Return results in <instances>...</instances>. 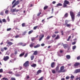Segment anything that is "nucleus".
<instances>
[{
	"label": "nucleus",
	"instance_id": "48",
	"mask_svg": "<svg viewBox=\"0 0 80 80\" xmlns=\"http://www.w3.org/2000/svg\"><path fill=\"white\" fill-rule=\"evenodd\" d=\"M40 14H41V12H40L39 13H38L37 16H38V17H39V16H40Z\"/></svg>",
	"mask_w": 80,
	"mask_h": 80
},
{
	"label": "nucleus",
	"instance_id": "37",
	"mask_svg": "<svg viewBox=\"0 0 80 80\" xmlns=\"http://www.w3.org/2000/svg\"><path fill=\"white\" fill-rule=\"evenodd\" d=\"M17 10L16 8H15V9H13L12 11V12L14 13V12H15V11Z\"/></svg>",
	"mask_w": 80,
	"mask_h": 80
},
{
	"label": "nucleus",
	"instance_id": "27",
	"mask_svg": "<svg viewBox=\"0 0 80 80\" xmlns=\"http://www.w3.org/2000/svg\"><path fill=\"white\" fill-rule=\"evenodd\" d=\"M57 6L58 7V6H62V4L61 3H59L57 4Z\"/></svg>",
	"mask_w": 80,
	"mask_h": 80
},
{
	"label": "nucleus",
	"instance_id": "58",
	"mask_svg": "<svg viewBox=\"0 0 80 80\" xmlns=\"http://www.w3.org/2000/svg\"><path fill=\"white\" fill-rule=\"evenodd\" d=\"M76 43V42H74L72 43V45H75Z\"/></svg>",
	"mask_w": 80,
	"mask_h": 80
},
{
	"label": "nucleus",
	"instance_id": "55",
	"mask_svg": "<svg viewBox=\"0 0 80 80\" xmlns=\"http://www.w3.org/2000/svg\"><path fill=\"white\" fill-rule=\"evenodd\" d=\"M53 17V16H51L50 17H49V18H47L48 20L49 19H50V18H52Z\"/></svg>",
	"mask_w": 80,
	"mask_h": 80
},
{
	"label": "nucleus",
	"instance_id": "12",
	"mask_svg": "<svg viewBox=\"0 0 80 80\" xmlns=\"http://www.w3.org/2000/svg\"><path fill=\"white\" fill-rule=\"evenodd\" d=\"M59 38H60V36H59V35L58 34L57 37L55 38V39L56 40H57V39H59Z\"/></svg>",
	"mask_w": 80,
	"mask_h": 80
},
{
	"label": "nucleus",
	"instance_id": "40",
	"mask_svg": "<svg viewBox=\"0 0 80 80\" xmlns=\"http://www.w3.org/2000/svg\"><path fill=\"white\" fill-rule=\"evenodd\" d=\"M11 30H12V28H8L7 29V31H10Z\"/></svg>",
	"mask_w": 80,
	"mask_h": 80
},
{
	"label": "nucleus",
	"instance_id": "31",
	"mask_svg": "<svg viewBox=\"0 0 80 80\" xmlns=\"http://www.w3.org/2000/svg\"><path fill=\"white\" fill-rule=\"evenodd\" d=\"M34 58V56H32L31 57V60H33Z\"/></svg>",
	"mask_w": 80,
	"mask_h": 80
},
{
	"label": "nucleus",
	"instance_id": "3",
	"mask_svg": "<svg viewBox=\"0 0 80 80\" xmlns=\"http://www.w3.org/2000/svg\"><path fill=\"white\" fill-rule=\"evenodd\" d=\"M68 4H69V2L66 0H65L64 2L63 6V7H64V8H65V7L67 6V5H68Z\"/></svg>",
	"mask_w": 80,
	"mask_h": 80
},
{
	"label": "nucleus",
	"instance_id": "42",
	"mask_svg": "<svg viewBox=\"0 0 80 80\" xmlns=\"http://www.w3.org/2000/svg\"><path fill=\"white\" fill-rule=\"evenodd\" d=\"M38 27V26H36L34 27L33 30H36L37 29V28Z\"/></svg>",
	"mask_w": 80,
	"mask_h": 80
},
{
	"label": "nucleus",
	"instance_id": "7",
	"mask_svg": "<svg viewBox=\"0 0 80 80\" xmlns=\"http://www.w3.org/2000/svg\"><path fill=\"white\" fill-rule=\"evenodd\" d=\"M55 62H52L51 64V67H52V68H54V67H55Z\"/></svg>",
	"mask_w": 80,
	"mask_h": 80
},
{
	"label": "nucleus",
	"instance_id": "51",
	"mask_svg": "<svg viewBox=\"0 0 80 80\" xmlns=\"http://www.w3.org/2000/svg\"><path fill=\"white\" fill-rule=\"evenodd\" d=\"M0 14L1 15H3V12H1L0 13Z\"/></svg>",
	"mask_w": 80,
	"mask_h": 80
},
{
	"label": "nucleus",
	"instance_id": "21",
	"mask_svg": "<svg viewBox=\"0 0 80 80\" xmlns=\"http://www.w3.org/2000/svg\"><path fill=\"white\" fill-rule=\"evenodd\" d=\"M56 70L57 72L58 71V70H59V66L58 65L57 66V67L56 68Z\"/></svg>",
	"mask_w": 80,
	"mask_h": 80
},
{
	"label": "nucleus",
	"instance_id": "46",
	"mask_svg": "<svg viewBox=\"0 0 80 80\" xmlns=\"http://www.w3.org/2000/svg\"><path fill=\"white\" fill-rule=\"evenodd\" d=\"M22 27H25V23H23L22 24Z\"/></svg>",
	"mask_w": 80,
	"mask_h": 80
},
{
	"label": "nucleus",
	"instance_id": "53",
	"mask_svg": "<svg viewBox=\"0 0 80 80\" xmlns=\"http://www.w3.org/2000/svg\"><path fill=\"white\" fill-rule=\"evenodd\" d=\"M2 72H3V69H0V72L2 73Z\"/></svg>",
	"mask_w": 80,
	"mask_h": 80
},
{
	"label": "nucleus",
	"instance_id": "61",
	"mask_svg": "<svg viewBox=\"0 0 80 80\" xmlns=\"http://www.w3.org/2000/svg\"><path fill=\"white\" fill-rule=\"evenodd\" d=\"M11 80H15V78H11Z\"/></svg>",
	"mask_w": 80,
	"mask_h": 80
},
{
	"label": "nucleus",
	"instance_id": "54",
	"mask_svg": "<svg viewBox=\"0 0 80 80\" xmlns=\"http://www.w3.org/2000/svg\"><path fill=\"white\" fill-rule=\"evenodd\" d=\"M80 56H79L77 57V60H80Z\"/></svg>",
	"mask_w": 80,
	"mask_h": 80
},
{
	"label": "nucleus",
	"instance_id": "26",
	"mask_svg": "<svg viewBox=\"0 0 80 80\" xmlns=\"http://www.w3.org/2000/svg\"><path fill=\"white\" fill-rule=\"evenodd\" d=\"M48 6H45L44 7L43 9L44 10H46V9H47L48 8Z\"/></svg>",
	"mask_w": 80,
	"mask_h": 80
},
{
	"label": "nucleus",
	"instance_id": "13",
	"mask_svg": "<svg viewBox=\"0 0 80 80\" xmlns=\"http://www.w3.org/2000/svg\"><path fill=\"white\" fill-rule=\"evenodd\" d=\"M7 44H8V45H9V46H10V45H13V43L10 42H8L7 43Z\"/></svg>",
	"mask_w": 80,
	"mask_h": 80
},
{
	"label": "nucleus",
	"instance_id": "33",
	"mask_svg": "<svg viewBox=\"0 0 80 80\" xmlns=\"http://www.w3.org/2000/svg\"><path fill=\"white\" fill-rule=\"evenodd\" d=\"M43 77H42L38 79V80H43Z\"/></svg>",
	"mask_w": 80,
	"mask_h": 80
},
{
	"label": "nucleus",
	"instance_id": "4",
	"mask_svg": "<svg viewBox=\"0 0 80 80\" xmlns=\"http://www.w3.org/2000/svg\"><path fill=\"white\" fill-rule=\"evenodd\" d=\"M19 3H20V2L18 1H16V2L12 6V8L15 7L16 5H18L19 4Z\"/></svg>",
	"mask_w": 80,
	"mask_h": 80
},
{
	"label": "nucleus",
	"instance_id": "9",
	"mask_svg": "<svg viewBox=\"0 0 80 80\" xmlns=\"http://www.w3.org/2000/svg\"><path fill=\"white\" fill-rule=\"evenodd\" d=\"M34 45H35V43H32L29 45V47H30L31 48H32V47H33V46H34Z\"/></svg>",
	"mask_w": 80,
	"mask_h": 80
},
{
	"label": "nucleus",
	"instance_id": "8",
	"mask_svg": "<svg viewBox=\"0 0 80 80\" xmlns=\"http://www.w3.org/2000/svg\"><path fill=\"white\" fill-rule=\"evenodd\" d=\"M80 63L76 62L74 64V67H77L78 66V65H80Z\"/></svg>",
	"mask_w": 80,
	"mask_h": 80
},
{
	"label": "nucleus",
	"instance_id": "60",
	"mask_svg": "<svg viewBox=\"0 0 80 80\" xmlns=\"http://www.w3.org/2000/svg\"><path fill=\"white\" fill-rule=\"evenodd\" d=\"M4 49L5 50H7V48L4 47Z\"/></svg>",
	"mask_w": 80,
	"mask_h": 80
},
{
	"label": "nucleus",
	"instance_id": "6",
	"mask_svg": "<svg viewBox=\"0 0 80 80\" xmlns=\"http://www.w3.org/2000/svg\"><path fill=\"white\" fill-rule=\"evenodd\" d=\"M9 59V57L8 56H7L6 57L4 56L3 58V60L5 61H7V60H8Z\"/></svg>",
	"mask_w": 80,
	"mask_h": 80
},
{
	"label": "nucleus",
	"instance_id": "63",
	"mask_svg": "<svg viewBox=\"0 0 80 80\" xmlns=\"http://www.w3.org/2000/svg\"><path fill=\"white\" fill-rule=\"evenodd\" d=\"M14 54L15 55H17V51H15L14 52Z\"/></svg>",
	"mask_w": 80,
	"mask_h": 80
},
{
	"label": "nucleus",
	"instance_id": "24",
	"mask_svg": "<svg viewBox=\"0 0 80 80\" xmlns=\"http://www.w3.org/2000/svg\"><path fill=\"white\" fill-rule=\"evenodd\" d=\"M19 44L20 45H22L23 47H24V46H25V45H26V44H24V45H23V44L22 42L19 43Z\"/></svg>",
	"mask_w": 80,
	"mask_h": 80
},
{
	"label": "nucleus",
	"instance_id": "17",
	"mask_svg": "<svg viewBox=\"0 0 80 80\" xmlns=\"http://www.w3.org/2000/svg\"><path fill=\"white\" fill-rule=\"evenodd\" d=\"M66 26L67 27H69V28H70V27H72V25L71 24H68L66 25Z\"/></svg>",
	"mask_w": 80,
	"mask_h": 80
},
{
	"label": "nucleus",
	"instance_id": "20",
	"mask_svg": "<svg viewBox=\"0 0 80 80\" xmlns=\"http://www.w3.org/2000/svg\"><path fill=\"white\" fill-rule=\"evenodd\" d=\"M65 23L63 25H64V26L66 25L67 24H67L68 23V21L67 20H65Z\"/></svg>",
	"mask_w": 80,
	"mask_h": 80
},
{
	"label": "nucleus",
	"instance_id": "29",
	"mask_svg": "<svg viewBox=\"0 0 80 80\" xmlns=\"http://www.w3.org/2000/svg\"><path fill=\"white\" fill-rule=\"evenodd\" d=\"M27 33V31H24L23 32H22V35H25V34Z\"/></svg>",
	"mask_w": 80,
	"mask_h": 80
},
{
	"label": "nucleus",
	"instance_id": "52",
	"mask_svg": "<svg viewBox=\"0 0 80 80\" xmlns=\"http://www.w3.org/2000/svg\"><path fill=\"white\" fill-rule=\"evenodd\" d=\"M74 78V76H73V75H72L71 77V79H73V78Z\"/></svg>",
	"mask_w": 80,
	"mask_h": 80
},
{
	"label": "nucleus",
	"instance_id": "50",
	"mask_svg": "<svg viewBox=\"0 0 80 80\" xmlns=\"http://www.w3.org/2000/svg\"><path fill=\"white\" fill-rule=\"evenodd\" d=\"M16 2V0H14L12 2V5L14 3H15Z\"/></svg>",
	"mask_w": 80,
	"mask_h": 80
},
{
	"label": "nucleus",
	"instance_id": "43",
	"mask_svg": "<svg viewBox=\"0 0 80 80\" xmlns=\"http://www.w3.org/2000/svg\"><path fill=\"white\" fill-rule=\"evenodd\" d=\"M2 22H5V23H6V22H7L6 21V20L5 19H2Z\"/></svg>",
	"mask_w": 80,
	"mask_h": 80
},
{
	"label": "nucleus",
	"instance_id": "19",
	"mask_svg": "<svg viewBox=\"0 0 80 80\" xmlns=\"http://www.w3.org/2000/svg\"><path fill=\"white\" fill-rule=\"evenodd\" d=\"M41 72H42V70H39L37 72V74H39V73H40Z\"/></svg>",
	"mask_w": 80,
	"mask_h": 80
},
{
	"label": "nucleus",
	"instance_id": "64",
	"mask_svg": "<svg viewBox=\"0 0 80 80\" xmlns=\"http://www.w3.org/2000/svg\"><path fill=\"white\" fill-rule=\"evenodd\" d=\"M61 80H65V78H61Z\"/></svg>",
	"mask_w": 80,
	"mask_h": 80
},
{
	"label": "nucleus",
	"instance_id": "32",
	"mask_svg": "<svg viewBox=\"0 0 80 80\" xmlns=\"http://www.w3.org/2000/svg\"><path fill=\"white\" fill-rule=\"evenodd\" d=\"M77 16L78 17L80 16V11L78 12V14L77 15Z\"/></svg>",
	"mask_w": 80,
	"mask_h": 80
},
{
	"label": "nucleus",
	"instance_id": "23",
	"mask_svg": "<svg viewBox=\"0 0 80 80\" xmlns=\"http://www.w3.org/2000/svg\"><path fill=\"white\" fill-rule=\"evenodd\" d=\"M37 53H38L37 51H34L33 54L34 55H37Z\"/></svg>",
	"mask_w": 80,
	"mask_h": 80
},
{
	"label": "nucleus",
	"instance_id": "16",
	"mask_svg": "<svg viewBox=\"0 0 80 80\" xmlns=\"http://www.w3.org/2000/svg\"><path fill=\"white\" fill-rule=\"evenodd\" d=\"M24 55H25V52H23L19 55V57H23Z\"/></svg>",
	"mask_w": 80,
	"mask_h": 80
},
{
	"label": "nucleus",
	"instance_id": "38",
	"mask_svg": "<svg viewBox=\"0 0 80 80\" xmlns=\"http://www.w3.org/2000/svg\"><path fill=\"white\" fill-rule=\"evenodd\" d=\"M2 79L4 80H8V79H7V78H3Z\"/></svg>",
	"mask_w": 80,
	"mask_h": 80
},
{
	"label": "nucleus",
	"instance_id": "18",
	"mask_svg": "<svg viewBox=\"0 0 80 80\" xmlns=\"http://www.w3.org/2000/svg\"><path fill=\"white\" fill-rule=\"evenodd\" d=\"M66 58L67 59H68V60L69 59H70L71 57L70 56V55H67L66 56Z\"/></svg>",
	"mask_w": 80,
	"mask_h": 80
},
{
	"label": "nucleus",
	"instance_id": "22",
	"mask_svg": "<svg viewBox=\"0 0 80 80\" xmlns=\"http://www.w3.org/2000/svg\"><path fill=\"white\" fill-rule=\"evenodd\" d=\"M33 32V30H31L28 32V34L30 35V34H31V33H32Z\"/></svg>",
	"mask_w": 80,
	"mask_h": 80
},
{
	"label": "nucleus",
	"instance_id": "14",
	"mask_svg": "<svg viewBox=\"0 0 80 80\" xmlns=\"http://www.w3.org/2000/svg\"><path fill=\"white\" fill-rule=\"evenodd\" d=\"M44 37V35L42 34V37L40 38L39 39V41H40L42 40V38H43Z\"/></svg>",
	"mask_w": 80,
	"mask_h": 80
},
{
	"label": "nucleus",
	"instance_id": "5",
	"mask_svg": "<svg viewBox=\"0 0 80 80\" xmlns=\"http://www.w3.org/2000/svg\"><path fill=\"white\" fill-rule=\"evenodd\" d=\"M28 63H29V62L28 61H27L25 62L24 63L23 65L24 67H28L29 66V65H28Z\"/></svg>",
	"mask_w": 80,
	"mask_h": 80
},
{
	"label": "nucleus",
	"instance_id": "45",
	"mask_svg": "<svg viewBox=\"0 0 80 80\" xmlns=\"http://www.w3.org/2000/svg\"><path fill=\"white\" fill-rule=\"evenodd\" d=\"M76 48V46H74L72 47V49L73 50H75V48Z\"/></svg>",
	"mask_w": 80,
	"mask_h": 80
},
{
	"label": "nucleus",
	"instance_id": "15",
	"mask_svg": "<svg viewBox=\"0 0 80 80\" xmlns=\"http://www.w3.org/2000/svg\"><path fill=\"white\" fill-rule=\"evenodd\" d=\"M68 14L67 13H66L64 15V17L65 18H67V17H68Z\"/></svg>",
	"mask_w": 80,
	"mask_h": 80
},
{
	"label": "nucleus",
	"instance_id": "62",
	"mask_svg": "<svg viewBox=\"0 0 80 80\" xmlns=\"http://www.w3.org/2000/svg\"><path fill=\"white\" fill-rule=\"evenodd\" d=\"M44 45H45V44L44 43H42V44H41V46H42V47H43V46H44Z\"/></svg>",
	"mask_w": 80,
	"mask_h": 80
},
{
	"label": "nucleus",
	"instance_id": "2",
	"mask_svg": "<svg viewBox=\"0 0 80 80\" xmlns=\"http://www.w3.org/2000/svg\"><path fill=\"white\" fill-rule=\"evenodd\" d=\"M66 70L64 69V66H62L60 68V70L58 71V73L65 72Z\"/></svg>",
	"mask_w": 80,
	"mask_h": 80
},
{
	"label": "nucleus",
	"instance_id": "56",
	"mask_svg": "<svg viewBox=\"0 0 80 80\" xmlns=\"http://www.w3.org/2000/svg\"><path fill=\"white\" fill-rule=\"evenodd\" d=\"M61 33H62V35H63V31L62 30L61 31Z\"/></svg>",
	"mask_w": 80,
	"mask_h": 80
},
{
	"label": "nucleus",
	"instance_id": "1",
	"mask_svg": "<svg viewBox=\"0 0 80 80\" xmlns=\"http://www.w3.org/2000/svg\"><path fill=\"white\" fill-rule=\"evenodd\" d=\"M70 13L72 20V22H73L74 21V20H75V13L72 11H70Z\"/></svg>",
	"mask_w": 80,
	"mask_h": 80
},
{
	"label": "nucleus",
	"instance_id": "10",
	"mask_svg": "<svg viewBox=\"0 0 80 80\" xmlns=\"http://www.w3.org/2000/svg\"><path fill=\"white\" fill-rule=\"evenodd\" d=\"M79 72H80V69H76L75 71V73H79Z\"/></svg>",
	"mask_w": 80,
	"mask_h": 80
},
{
	"label": "nucleus",
	"instance_id": "44",
	"mask_svg": "<svg viewBox=\"0 0 80 80\" xmlns=\"http://www.w3.org/2000/svg\"><path fill=\"white\" fill-rule=\"evenodd\" d=\"M41 62H42V60H39L38 61V62L39 63H40V64H41Z\"/></svg>",
	"mask_w": 80,
	"mask_h": 80
},
{
	"label": "nucleus",
	"instance_id": "36",
	"mask_svg": "<svg viewBox=\"0 0 80 80\" xmlns=\"http://www.w3.org/2000/svg\"><path fill=\"white\" fill-rule=\"evenodd\" d=\"M20 37V35H17L15 36V38H19Z\"/></svg>",
	"mask_w": 80,
	"mask_h": 80
},
{
	"label": "nucleus",
	"instance_id": "28",
	"mask_svg": "<svg viewBox=\"0 0 80 80\" xmlns=\"http://www.w3.org/2000/svg\"><path fill=\"white\" fill-rule=\"evenodd\" d=\"M63 46L64 48H67V45L66 44H63Z\"/></svg>",
	"mask_w": 80,
	"mask_h": 80
},
{
	"label": "nucleus",
	"instance_id": "41",
	"mask_svg": "<svg viewBox=\"0 0 80 80\" xmlns=\"http://www.w3.org/2000/svg\"><path fill=\"white\" fill-rule=\"evenodd\" d=\"M55 37H56V35L54 34H53V35L52 36V38H55Z\"/></svg>",
	"mask_w": 80,
	"mask_h": 80
},
{
	"label": "nucleus",
	"instance_id": "59",
	"mask_svg": "<svg viewBox=\"0 0 80 80\" xmlns=\"http://www.w3.org/2000/svg\"><path fill=\"white\" fill-rule=\"evenodd\" d=\"M5 13H8V10H6L5 12Z\"/></svg>",
	"mask_w": 80,
	"mask_h": 80
},
{
	"label": "nucleus",
	"instance_id": "49",
	"mask_svg": "<svg viewBox=\"0 0 80 80\" xmlns=\"http://www.w3.org/2000/svg\"><path fill=\"white\" fill-rule=\"evenodd\" d=\"M28 56V53L25 54V55H24V58L27 57Z\"/></svg>",
	"mask_w": 80,
	"mask_h": 80
},
{
	"label": "nucleus",
	"instance_id": "39",
	"mask_svg": "<svg viewBox=\"0 0 80 80\" xmlns=\"http://www.w3.org/2000/svg\"><path fill=\"white\" fill-rule=\"evenodd\" d=\"M50 36H48L46 38V39L48 40L49 39H50Z\"/></svg>",
	"mask_w": 80,
	"mask_h": 80
},
{
	"label": "nucleus",
	"instance_id": "30",
	"mask_svg": "<svg viewBox=\"0 0 80 80\" xmlns=\"http://www.w3.org/2000/svg\"><path fill=\"white\" fill-rule=\"evenodd\" d=\"M36 66H37L36 64H34L31 65V67H35Z\"/></svg>",
	"mask_w": 80,
	"mask_h": 80
},
{
	"label": "nucleus",
	"instance_id": "57",
	"mask_svg": "<svg viewBox=\"0 0 80 80\" xmlns=\"http://www.w3.org/2000/svg\"><path fill=\"white\" fill-rule=\"evenodd\" d=\"M66 80H68V79H69V76H67L66 77Z\"/></svg>",
	"mask_w": 80,
	"mask_h": 80
},
{
	"label": "nucleus",
	"instance_id": "25",
	"mask_svg": "<svg viewBox=\"0 0 80 80\" xmlns=\"http://www.w3.org/2000/svg\"><path fill=\"white\" fill-rule=\"evenodd\" d=\"M51 71H52V73H53V74H55V73H56V71L55 70L52 69L51 70Z\"/></svg>",
	"mask_w": 80,
	"mask_h": 80
},
{
	"label": "nucleus",
	"instance_id": "34",
	"mask_svg": "<svg viewBox=\"0 0 80 80\" xmlns=\"http://www.w3.org/2000/svg\"><path fill=\"white\" fill-rule=\"evenodd\" d=\"M31 39L32 41H34V40H35V38H31Z\"/></svg>",
	"mask_w": 80,
	"mask_h": 80
},
{
	"label": "nucleus",
	"instance_id": "47",
	"mask_svg": "<svg viewBox=\"0 0 80 80\" xmlns=\"http://www.w3.org/2000/svg\"><path fill=\"white\" fill-rule=\"evenodd\" d=\"M20 75L18 74H15V76H16V77H20Z\"/></svg>",
	"mask_w": 80,
	"mask_h": 80
},
{
	"label": "nucleus",
	"instance_id": "35",
	"mask_svg": "<svg viewBox=\"0 0 80 80\" xmlns=\"http://www.w3.org/2000/svg\"><path fill=\"white\" fill-rule=\"evenodd\" d=\"M70 38H71V36H69L67 40V41H69L70 40Z\"/></svg>",
	"mask_w": 80,
	"mask_h": 80
},
{
	"label": "nucleus",
	"instance_id": "11",
	"mask_svg": "<svg viewBox=\"0 0 80 80\" xmlns=\"http://www.w3.org/2000/svg\"><path fill=\"white\" fill-rule=\"evenodd\" d=\"M40 47V45L38 44L36 46H34V48H38V47Z\"/></svg>",
	"mask_w": 80,
	"mask_h": 80
}]
</instances>
